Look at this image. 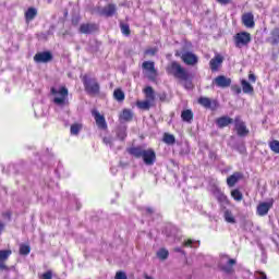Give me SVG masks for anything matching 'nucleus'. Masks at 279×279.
<instances>
[{
  "label": "nucleus",
  "instance_id": "nucleus-1",
  "mask_svg": "<svg viewBox=\"0 0 279 279\" xmlns=\"http://www.w3.org/2000/svg\"><path fill=\"white\" fill-rule=\"evenodd\" d=\"M166 72L168 75H173L175 80H180V82H186L185 88H190L193 86V75L182 66L178 61H172L167 68Z\"/></svg>",
  "mask_w": 279,
  "mask_h": 279
},
{
  "label": "nucleus",
  "instance_id": "nucleus-2",
  "mask_svg": "<svg viewBox=\"0 0 279 279\" xmlns=\"http://www.w3.org/2000/svg\"><path fill=\"white\" fill-rule=\"evenodd\" d=\"M126 153L133 158H142L143 162L148 167H151L156 162V150L153 148L144 149L143 146H131L126 148Z\"/></svg>",
  "mask_w": 279,
  "mask_h": 279
},
{
  "label": "nucleus",
  "instance_id": "nucleus-3",
  "mask_svg": "<svg viewBox=\"0 0 279 279\" xmlns=\"http://www.w3.org/2000/svg\"><path fill=\"white\" fill-rule=\"evenodd\" d=\"M51 95H53V104L56 106H69V88L61 86L59 89L56 87L50 88Z\"/></svg>",
  "mask_w": 279,
  "mask_h": 279
},
{
  "label": "nucleus",
  "instance_id": "nucleus-4",
  "mask_svg": "<svg viewBox=\"0 0 279 279\" xmlns=\"http://www.w3.org/2000/svg\"><path fill=\"white\" fill-rule=\"evenodd\" d=\"M82 82L87 95H92L93 97H95V95H99L101 87L99 86L97 78H90L88 75H84Z\"/></svg>",
  "mask_w": 279,
  "mask_h": 279
},
{
  "label": "nucleus",
  "instance_id": "nucleus-5",
  "mask_svg": "<svg viewBox=\"0 0 279 279\" xmlns=\"http://www.w3.org/2000/svg\"><path fill=\"white\" fill-rule=\"evenodd\" d=\"M233 43L236 49H243V47H247L252 43V34L247 32H240L233 36Z\"/></svg>",
  "mask_w": 279,
  "mask_h": 279
},
{
  "label": "nucleus",
  "instance_id": "nucleus-6",
  "mask_svg": "<svg viewBox=\"0 0 279 279\" xmlns=\"http://www.w3.org/2000/svg\"><path fill=\"white\" fill-rule=\"evenodd\" d=\"M233 123H234V130L238 136H240V138H243L250 134V129H247V125L245 124V122L241 120V116H236L234 118Z\"/></svg>",
  "mask_w": 279,
  "mask_h": 279
},
{
  "label": "nucleus",
  "instance_id": "nucleus-7",
  "mask_svg": "<svg viewBox=\"0 0 279 279\" xmlns=\"http://www.w3.org/2000/svg\"><path fill=\"white\" fill-rule=\"evenodd\" d=\"M99 16H105L106 19H111L112 16H117L119 14L117 4L108 3L104 8L98 9Z\"/></svg>",
  "mask_w": 279,
  "mask_h": 279
},
{
  "label": "nucleus",
  "instance_id": "nucleus-8",
  "mask_svg": "<svg viewBox=\"0 0 279 279\" xmlns=\"http://www.w3.org/2000/svg\"><path fill=\"white\" fill-rule=\"evenodd\" d=\"M142 69L147 71L148 80H150V82H156V78L158 77V70H156V63L154 61H144L142 63Z\"/></svg>",
  "mask_w": 279,
  "mask_h": 279
},
{
  "label": "nucleus",
  "instance_id": "nucleus-9",
  "mask_svg": "<svg viewBox=\"0 0 279 279\" xmlns=\"http://www.w3.org/2000/svg\"><path fill=\"white\" fill-rule=\"evenodd\" d=\"M197 104H199V106H202L203 108H206V110H217V108H219V101H217V99H210L208 97H204L201 96L197 99Z\"/></svg>",
  "mask_w": 279,
  "mask_h": 279
},
{
  "label": "nucleus",
  "instance_id": "nucleus-10",
  "mask_svg": "<svg viewBox=\"0 0 279 279\" xmlns=\"http://www.w3.org/2000/svg\"><path fill=\"white\" fill-rule=\"evenodd\" d=\"M181 60L186 66H195L199 62V58L197 54L191 52V51H185L181 54Z\"/></svg>",
  "mask_w": 279,
  "mask_h": 279
},
{
  "label": "nucleus",
  "instance_id": "nucleus-11",
  "mask_svg": "<svg viewBox=\"0 0 279 279\" xmlns=\"http://www.w3.org/2000/svg\"><path fill=\"white\" fill-rule=\"evenodd\" d=\"M274 208V198H270L269 202H262L257 205L256 214L259 217H265L269 214V210Z\"/></svg>",
  "mask_w": 279,
  "mask_h": 279
},
{
  "label": "nucleus",
  "instance_id": "nucleus-12",
  "mask_svg": "<svg viewBox=\"0 0 279 279\" xmlns=\"http://www.w3.org/2000/svg\"><path fill=\"white\" fill-rule=\"evenodd\" d=\"M51 60H53L51 51L37 52L34 56V62L37 64H47L48 62H51Z\"/></svg>",
  "mask_w": 279,
  "mask_h": 279
},
{
  "label": "nucleus",
  "instance_id": "nucleus-13",
  "mask_svg": "<svg viewBox=\"0 0 279 279\" xmlns=\"http://www.w3.org/2000/svg\"><path fill=\"white\" fill-rule=\"evenodd\" d=\"M78 32L80 34L86 35L95 34V32H99V25L95 23H83L81 24Z\"/></svg>",
  "mask_w": 279,
  "mask_h": 279
},
{
  "label": "nucleus",
  "instance_id": "nucleus-14",
  "mask_svg": "<svg viewBox=\"0 0 279 279\" xmlns=\"http://www.w3.org/2000/svg\"><path fill=\"white\" fill-rule=\"evenodd\" d=\"M12 256V250H1L0 251V271H10V268L5 264L8 258Z\"/></svg>",
  "mask_w": 279,
  "mask_h": 279
},
{
  "label": "nucleus",
  "instance_id": "nucleus-15",
  "mask_svg": "<svg viewBox=\"0 0 279 279\" xmlns=\"http://www.w3.org/2000/svg\"><path fill=\"white\" fill-rule=\"evenodd\" d=\"M214 84L218 86V88H230L232 78L226 77V75H218L214 78Z\"/></svg>",
  "mask_w": 279,
  "mask_h": 279
},
{
  "label": "nucleus",
  "instance_id": "nucleus-16",
  "mask_svg": "<svg viewBox=\"0 0 279 279\" xmlns=\"http://www.w3.org/2000/svg\"><path fill=\"white\" fill-rule=\"evenodd\" d=\"M92 114L99 130H108V123L106 122V117H104L101 113H99V111H96V110L93 111Z\"/></svg>",
  "mask_w": 279,
  "mask_h": 279
},
{
  "label": "nucleus",
  "instance_id": "nucleus-17",
  "mask_svg": "<svg viewBox=\"0 0 279 279\" xmlns=\"http://www.w3.org/2000/svg\"><path fill=\"white\" fill-rule=\"evenodd\" d=\"M221 64H223V57L221 54H216L210 61H209V68L213 73H217L219 69H221Z\"/></svg>",
  "mask_w": 279,
  "mask_h": 279
},
{
  "label": "nucleus",
  "instance_id": "nucleus-18",
  "mask_svg": "<svg viewBox=\"0 0 279 279\" xmlns=\"http://www.w3.org/2000/svg\"><path fill=\"white\" fill-rule=\"evenodd\" d=\"M242 23L244 27L253 29L256 26V22H254V14L252 12L244 13L242 15Z\"/></svg>",
  "mask_w": 279,
  "mask_h": 279
},
{
  "label": "nucleus",
  "instance_id": "nucleus-19",
  "mask_svg": "<svg viewBox=\"0 0 279 279\" xmlns=\"http://www.w3.org/2000/svg\"><path fill=\"white\" fill-rule=\"evenodd\" d=\"M119 121L124 123L134 121V112H132L131 109H123L119 114Z\"/></svg>",
  "mask_w": 279,
  "mask_h": 279
},
{
  "label": "nucleus",
  "instance_id": "nucleus-20",
  "mask_svg": "<svg viewBox=\"0 0 279 279\" xmlns=\"http://www.w3.org/2000/svg\"><path fill=\"white\" fill-rule=\"evenodd\" d=\"M233 121L234 120L232 118L228 116H222L216 119V125H218L220 130H223V128H228V125H232Z\"/></svg>",
  "mask_w": 279,
  "mask_h": 279
},
{
  "label": "nucleus",
  "instance_id": "nucleus-21",
  "mask_svg": "<svg viewBox=\"0 0 279 279\" xmlns=\"http://www.w3.org/2000/svg\"><path fill=\"white\" fill-rule=\"evenodd\" d=\"M214 195L218 203L221 205L230 206V198H228V195H226L221 190H216L214 192Z\"/></svg>",
  "mask_w": 279,
  "mask_h": 279
},
{
  "label": "nucleus",
  "instance_id": "nucleus-22",
  "mask_svg": "<svg viewBox=\"0 0 279 279\" xmlns=\"http://www.w3.org/2000/svg\"><path fill=\"white\" fill-rule=\"evenodd\" d=\"M242 178H243V174L241 172H234L233 174L227 178L228 186L232 189V186H235L239 180H241Z\"/></svg>",
  "mask_w": 279,
  "mask_h": 279
},
{
  "label": "nucleus",
  "instance_id": "nucleus-23",
  "mask_svg": "<svg viewBox=\"0 0 279 279\" xmlns=\"http://www.w3.org/2000/svg\"><path fill=\"white\" fill-rule=\"evenodd\" d=\"M143 93L145 95V98L147 101H156V92H154V87L151 86H146L144 89H143Z\"/></svg>",
  "mask_w": 279,
  "mask_h": 279
},
{
  "label": "nucleus",
  "instance_id": "nucleus-24",
  "mask_svg": "<svg viewBox=\"0 0 279 279\" xmlns=\"http://www.w3.org/2000/svg\"><path fill=\"white\" fill-rule=\"evenodd\" d=\"M26 23H29V21H34L36 16H38V10L36 8L31 7L27 9V11L24 13Z\"/></svg>",
  "mask_w": 279,
  "mask_h": 279
},
{
  "label": "nucleus",
  "instance_id": "nucleus-25",
  "mask_svg": "<svg viewBox=\"0 0 279 279\" xmlns=\"http://www.w3.org/2000/svg\"><path fill=\"white\" fill-rule=\"evenodd\" d=\"M234 265H236V259L230 258L227 265L221 266V270L225 271V274H234Z\"/></svg>",
  "mask_w": 279,
  "mask_h": 279
},
{
  "label": "nucleus",
  "instance_id": "nucleus-26",
  "mask_svg": "<svg viewBox=\"0 0 279 279\" xmlns=\"http://www.w3.org/2000/svg\"><path fill=\"white\" fill-rule=\"evenodd\" d=\"M242 90L245 95H254V86L246 80L241 81Z\"/></svg>",
  "mask_w": 279,
  "mask_h": 279
},
{
  "label": "nucleus",
  "instance_id": "nucleus-27",
  "mask_svg": "<svg viewBox=\"0 0 279 279\" xmlns=\"http://www.w3.org/2000/svg\"><path fill=\"white\" fill-rule=\"evenodd\" d=\"M181 119L185 123H191L193 121V111L191 109L183 110L181 112Z\"/></svg>",
  "mask_w": 279,
  "mask_h": 279
},
{
  "label": "nucleus",
  "instance_id": "nucleus-28",
  "mask_svg": "<svg viewBox=\"0 0 279 279\" xmlns=\"http://www.w3.org/2000/svg\"><path fill=\"white\" fill-rule=\"evenodd\" d=\"M270 45H279V27L270 32Z\"/></svg>",
  "mask_w": 279,
  "mask_h": 279
},
{
  "label": "nucleus",
  "instance_id": "nucleus-29",
  "mask_svg": "<svg viewBox=\"0 0 279 279\" xmlns=\"http://www.w3.org/2000/svg\"><path fill=\"white\" fill-rule=\"evenodd\" d=\"M223 218H225V221H227V223H236V218H234V215L230 209L225 210Z\"/></svg>",
  "mask_w": 279,
  "mask_h": 279
},
{
  "label": "nucleus",
  "instance_id": "nucleus-30",
  "mask_svg": "<svg viewBox=\"0 0 279 279\" xmlns=\"http://www.w3.org/2000/svg\"><path fill=\"white\" fill-rule=\"evenodd\" d=\"M113 98L116 101H125V93L121 88H116L113 92Z\"/></svg>",
  "mask_w": 279,
  "mask_h": 279
},
{
  "label": "nucleus",
  "instance_id": "nucleus-31",
  "mask_svg": "<svg viewBox=\"0 0 279 279\" xmlns=\"http://www.w3.org/2000/svg\"><path fill=\"white\" fill-rule=\"evenodd\" d=\"M84 126L82 125V123H73L71 126H70V133L72 134V136H77L80 134V132H82V129Z\"/></svg>",
  "mask_w": 279,
  "mask_h": 279
},
{
  "label": "nucleus",
  "instance_id": "nucleus-32",
  "mask_svg": "<svg viewBox=\"0 0 279 279\" xmlns=\"http://www.w3.org/2000/svg\"><path fill=\"white\" fill-rule=\"evenodd\" d=\"M120 29L123 36H130L132 34V31L130 29V24L123 23V21L120 22Z\"/></svg>",
  "mask_w": 279,
  "mask_h": 279
},
{
  "label": "nucleus",
  "instance_id": "nucleus-33",
  "mask_svg": "<svg viewBox=\"0 0 279 279\" xmlns=\"http://www.w3.org/2000/svg\"><path fill=\"white\" fill-rule=\"evenodd\" d=\"M231 197L235 202H243V193L239 189H234V190L231 191Z\"/></svg>",
  "mask_w": 279,
  "mask_h": 279
},
{
  "label": "nucleus",
  "instance_id": "nucleus-34",
  "mask_svg": "<svg viewBox=\"0 0 279 279\" xmlns=\"http://www.w3.org/2000/svg\"><path fill=\"white\" fill-rule=\"evenodd\" d=\"M137 108H140V110H149L151 108V101L149 100H140L136 102Z\"/></svg>",
  "mask_w": 279,
  "mask_h": 279
},
{
  "label": "nucleus",
  "instance_id": "nucleus-35",
  "mask_svg": "<svg viewBox=\"0 0 279 279\" xmlns=\"http://www.w3.org/2000/svg\"><path fill=\"white\" fill-rule=\"evenodd\" d=\"M163 143H166V145H175V136L173 134L165 133Z\"/></svg>",
  "mask_w": 279,
  "mask_h": 279
},
{
  "label": "nucleus",
  "instance_id": "nucleus-36",
  "mask_svg": "<svg viewBox=\"0 0 279 279\" xmlns=\"http://www.w3.org/2000/svg\"><path fill=\"white\" fill-rule=\"evenodd\" d=\"M32 252V247L28 244H21L20 245V255L21 256H28Z\"/></svg>",
  "mask_w": 279,
  "mask_h": 279
},
{
  "label": "nucleus",
  "instance_id": "nucleus-37",
  "mask_svg": "<svg viewBox=\"0 0 279 279\" xmlns=\"http://www.w3.org/2000/svg\"><path fill=\"white\" fill-rule=\"evenodd\" d=\"M269 148L274 151V154H279V141L272 140L268 143Z\"/></svg>",
  "mask_w": 279,
  "mask_h": 279
},
{
  "label": "nucleus",
  "instance_id": "nucleus-38",
  "mask_svg": "<svg viewBox=\"0 0 279 279\" xmlns=\"http://www.w3.org/2000/svg\"><path fill=\"white\" fill-rule=\"evenodd\" d=\"M157 256L160 260H167L169 258V251L167 248H160L157 252Z\"/></svg>",
  "mask_w": 279,
  "mask_h": 279
},
{
  "label": "nucleus",
  "instance_id": "nucleus-39",
  "mask_svg": "<svg viewBox=\"0 0 279 279\" xmlns=\"http://www.w3.org/2000/svg\"><path fill=\"white\" fill-rule=\"evenodd\" d=\"M39 279H53V270H47L46 272L39 275Z\"/></svg>",
  "mask_w": 279,
  "mask_h": 279
},
{
  "label": "nucleus",
  "instance_id": "nucleus-40",
  "mask_svg": "<svg viewBox=\"0 0 279 279\" xmlns=\"http://www.w3.org/2000/svg\"><path fill=\"white\" fill-rule=\"evenodd\" d=\"M156 53H158V49L157 48H148L144 51L145 56H156Z\"/></svg>",
  "mask_w": 279,
  "mask_h": 279
},
{
  "label": "nucleus",
  "instance_id": "nucleus-41",
  "mask_svg": "<svg viewBox=\"0 0 279 279\" xmlns=\"http://www.w3.org/2000/svg\"><path fill=\"white\" fill-rule=\"evenodd\" d=\"M2 217H3V219H8V221H11L12 220V211L8 210V211L2 213Z\"/></svg>",
  "mask_w": 279,
  "mask_h": 279
},
{
  "label": "nucleus",
  "instance_id": "nucleus-42",
  "mask_svg": "<svg viewBox=\"0 0 279 279\" xmlns=\"http://www.w3.org/2000/svg\"><path fill=\"white\" fill-rule=\"evenodd\" d=\"M116 279H128V275H125L123 271H118L116 274Z\"/></svg>",
  "mask_w": 279,
  "mask_h": 279
},
{
  "label": "nucleus",
  "instance_id": "nucleus-43",
  "mask_svg": "<svg viewBox=\"0 0 279 279\" xmlns=\"http://www.w3.org/2000/svg\"><path fill=\"white\" fill-rule=\"evenodd\" d=\"M118 138H120V141H125V138H128V133H125V131L119 132Z\"/></svg>",
  "mask_w": 279,
  "mask_h": 279
},
{
  "label": "nucleus",
  "instance_id": "nucleus-44",
  "mask_svg": "<svg viewBox=\"0 0 279 279\" xmlns=\"http://www.w3.org/2000/svg\"><path fill=\"white\" fill-rule=\"evenodd\" d=\"M231 90H233V93H235V95H241V86H239V85H233L231 87Z\"/></svg>",
  "mask_w": 279,
  "mask_h": 279
},
{
  "label": "nucleus",
  "instance_id": "nucleus-45",
  "mask_svg": "<svg viewBox=\"0 0 279 279\" xmlns=\"http://www.w3.org/2000/svg\"><path fill=\"white\" fill-rule=\"evenodd\" d=\"M80 21H81L80 16L72 17V25L74 27H77V25H80Z\"/></svg>",
  "mask_w": 279,
  "mask_h": 279
},
{
  "label": "nucleus",
  "instance_id": "nucleus-46",
  "mask_svg": "<svg viewBox=\"0 0 279 279\" xmlns=\"http://www.w3.org/2000/svg\"><path fill=\"white\" fill-rule=\"evenodd\" d=\"M158 97H159V101H162V102L167 101V93L163 92L159 94Z\"/></svg>",
  "mask_w": 279,
  "mask_h": 279
},
{
  "label": "nucleus",
  "instance_id": "nucleus-47",
  "mask_svg": "<svg viewBox=\"0 0 279 279\" xmlns=\"http://www.w3.org/2000/svg\"><path fill=\"white\" fill-rule=\"evenodd\" d=\"M248 80L252 84H256V75L254 73L248 74Z\"/></svg>",
  "mask_w": 279,
  "mask_h": 279
},
{
  "label": "nucleus",
  "instance_id": "nucleus-48",
  "mask_svg": "<svg viewBox=\"0 0 279 279\" xmlns=\"http://www.w3.org/2000/svg\"><path fill=\"white\" fill-rule=\"evenodd\" d=\"M102 143H105V145H110V146H112V138H110V137H104V138H102Z\"/></svg>",
  "mask_w": 279,
  "mask_h": 279
},
{
  "label": "nucleus",
  "instance_id": "nucleus-49",
  "mask_svg": "<svg viewBox=\"0 0 279 279\" xmlns=\"http://www.w3.org/2000/svg\"><path fill=\"white\" fill-rule=\"evenodd\" d=\"M220 5H228V3H232V0H217Z\"/></svg>",
  "mask_w": 279,
  "mask_h": 279
},
{
  "label": "nucleus",
  "instance_id": "nucleus-50",
  "mask_svg": "<svg viewBox=\"0 0 279 279\" xmlns=\"http://www.w3.org/2000/svg\"><path fill=\"white\" fill-rule=\"evenodd\" d=\"M145 213H146V215H154V209H153V207H146V208H145Z\"/></svg>",
  "mask_w": 279,
  "mask_h": 279
},
{
  "label": "nucleus",
  "instance_id": "nucleus-51",
  "mask_svg": "<svg viewBox=\"0 0 279 279\" xmlns=\"http://www.w3.org/2000/svg\"><path fill=\"white\" fill-rule=\"evenodd\" d=\"M193 245V240L189 239L187 241L184 242L185 247H191Z\"/></svg>",
  "mask_w": 279,
  "mask_h": 279
},
{
  "label": "nucleus",
  "instance_id": "nucleus-52",
  "mask_svg": "<svg viewBox=\"0 0 279 279\" xmlns=\"http://www.w3.org/2000/svg\"><path fill=\"white\" fill-rule=\"evenodd\" d=\"M257 279H267V274L259 271V277Z\"/></svg>",
  "mask_w": 279,
  "mask_h": 279
},
{
  "label": "nucleus",
  "instance_id": "nucleus-53",
  "mask_svg": "<svg viewBox=\"0 0 279 279\" xmlns=\"http://www.w3.org/2000/svg\"><path fill=\"white\" fill-rule=\"evenodd\" d=\"M3 230H5V223L0 221V234L3 233Z\"/></svg>",
  "mask_w": 279,
  "mask_h": 279
},
{
  "label": "nucleus",
  "instance_id": "nucleus-54",
  "mask_svg": "<svg viewBox=\"0 0 279 279\" xmlns=\"http://www.w3.org/2000/svg\"><path fill=\"white\" fill-rule=\"evenodd\" d=\"M144 278H145V279H154L153 277H150V276L147 275V274L144 275Z\"/></svg>",
  "mask_w": 279,
  "mask_h": 279
}]
</instances>
